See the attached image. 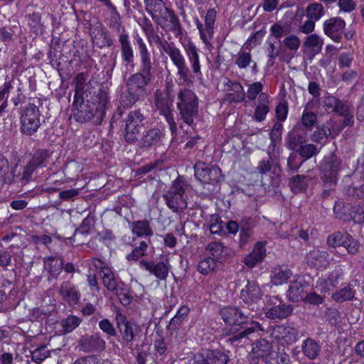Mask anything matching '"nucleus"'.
Segmentation results:
<instances>
[{"label":"nucleus","instance_id":"bf43d9fd","mask_svg":"<svg viewBox=\"0 0 364 364\" xmlns=\"http://www.w3.org/2000/svg\"><path fill=\"white\" fill-rule=\"evenodd\" d=\"M296 151H298L304 160L311 158L318 152L317 147L312 144H303Z\"/></svg>","mask_w":364,"mask_h":364},{"label":"nucleus","instance_id":"69168bd1","mask_svg":"<svg viewBox=\"0 0 364 364\" xmlns=\"http://www.w3.org/2000/svg\"><path fill=\"white\" fill-rule=\"evenodd\" d=\"M118 297L119 302L124 305H129L132 301V297L129 294V289L126 287L125 284L119 287V289L114 291Z\"/></svg>","mask_w":364,"mask_h":364},{"label":"nucleus","instance_id":"39448f33","mask_svg":"<svg viewBox=\"0 0 364 364\" xmlns=\"http://www.w3.org/2000/svg\"><path fill=\"white\" fill-rule=\"evenodd\" d=\"M183 185V182L178 178L162 196L167 207L174 213L183 212L187 208Z\"/></svg>","mask_w":364,"mask_h":364},{"label":"nucleus","instance_id":"774afa93","mask_svg":"<svg viewBox=\"0 0 364 364\" xmlns=\"http://www.w3.org/2000/svg\"><path fill=\"white\" fill-rule=\"evenodd\" d=\"M350 215L354 222L357 223H364V203L353 206Z\"/></svg>","mask_w":364,"mask_h":364},{"label":"nucleus","instance_id":"37998d69","mask_svg":"<svg viewBox=\"0 0 364 364\" xmlns=\"http://www.w3.org/2000/svg\"><path fill=\"white\" fill-rule=\"evenodd\" d=\"M289 186L295 193L305 191L308 188L307 176L304 175L293 176L289 181Z\"/></svg>","mask_w":364,"mask_h":364},{"label":"nucleus","instance_id":"f03ea898","mask_svg":"<svg viewBox=\"0 0 364 364\" xmlns=\"http://www.w3.org/2000/svg\"><path fill=\"white\" fill-rule=\"evenodd\" d=\"M220 315L223 321L230 326L235 327L233 335L229 338V341L234 344L241 338L252 333L255 331L260 330V324L257 322L249 323V315H246L238 308L226 307L220 311Z\"/></svg>","mask_w":364,"mask_h":364},{"label":"nucleus","instance_id":"79ce46f5","mask_svg":"<svg viewBox=\"0 0 364 364\" xmlns=\"http://www.w3.org/2000/svg\"><path fill=\"white\" fill-rule=\"evenodd\" d=\"M343 274L338 272H333L323 282V287L321 288V291L324 293L329 292L331 289L337 288L339 286L340 281L343 280Z\"/></svg>","mask_w":364,"mask_h":364},{"label":"nucleus","instance_id":"e2e57ef3","mask_svg":"<svg viewBox=\"0 0 364 364\" xmlns=\"http://www.w3.org/2000/svg\"><path fill=\"white\" fill-rule=\"evenodd\" d=\"M303 292V287L300 282H295L292 283L288 290V295L291 300L298 301L301 298V294Z\"/></svg>","mask_w":364,"mask_h":364},{"label":"nucleus","instance_id":"f704fd0d","mask_svg":"<svg viewBox=\"0 0 364 364\" xmlns=\"http://www.w3.org/2000/svg\"><path fill=\"white\" fill-rule=\"evenodd\" d=\"M355 291L352 284H346L342 288L333 293L331 298L338 303L352 301L355 297Z\"/></svg>","mask_w":364,"mask_h":364},{"label":"nucleus","instance_id":"6e6552de","mask_svg":"<svg viewBox=\"0 0 364 364\" xmlns=\"http://www.w3.org/2000/svg\"><path fill=\"white\" fill-rule=\"evenodd\" d=\"M144 117L140 110L136 109L129 112L125 119L124 139L132 143L138 139L139 134L144 127Z\"/></svg>","mask_w":364,"mask_h":364},{"label":"nucleus","instance_id":"a18cd8bd","mask_svg":"<svg viewBox=\"0 0 364 364\" xmlns=\"http://www.w3.org/2000/svg\"><path fill=\"white\" fill-rule=\"evenodd\" d=\"M73 81L75 85V96L74 98L85 97L87 98L88 95L86 94L85 87H86V81L87 77L85 73H79L74 77Z\"/></svg>","mask_w":364,"mask_h":364},{"label":"nucleus","instance_id":"9b49d317","mask_svg":"<svg viewBox=\"0 0 364 364\" xmlns=\"http://www.w3.org/2000/svg\"><path fill=\"white\" fill-rule=\"evenodd\" d=\"M271 337L282 346L291 345L298 340L299 333L291 326L279 325L273 329Z\"/></svg>","mask_w":364,"mask_h":364},{"label":"nucleus","instance_id":"6e6d98bb","mask_svg":"<svg viewBox=\"0 0 364 364\" xmlns=\"http://www.w3.org/2000/svg\"><path fill=\"white\" fill-rule=\"evenodd\" d=\"M148 249V244L145 241H141L139 246L134 248L132 252L127 255V259L128 261H137L141 257L146 255V250Z\"/></svg>","mask_w":364,"mask_h":364},{"label":"nucleus","instance_id":"e433bc0d","mask_svg":"<svg viewBox=\"0 0 364 364\" xmlns=\"http://www.w3.org/2000/svg\"><path fill=\"white\" fill-rule=\"evenodd\" d=\"M102 282L104 286L107 289V290L111 291H117L119 289V287L124 286L123 282L121 281H118L111 269H105L103 270V274H101Z\"/></svg>","mask_w":364,"mask_h":364},{"label":"nucleus","instance_id":"aec40b11","mask_svg":"<svg viewBox=\"0 0 364 364\" xmlns=\"http://www.w3.org/2000/svg\"><path fill=\"white\" fill-rule=\"evenodd\" d=\"M145 11L150 15L152 20L162 29L165 26L161 23L162 11L165 10V4L163 0H144Z\"/></svg>","mask_w":364,"mask_h":364},{"label":"nucleus","instance_id":"f257e3e1","mask_svg":"<svg viewBox=\"0 0 364 364\" xmlns=\"http://www.w3.org/2000/svg\"><path fill=\"white\" fill-rule=\"evenodd\" d=\"M108 102L106 91L100 90L97 95L85 100L84 97L74 98L73 112L74 119L80 123L90 121L94 117L100 122L105 116Z\"/></svg>","mask_w":364,"mask_h":364},{"label":"nucleus","instance_id":"c9c22d12","mask_svg":"<svg viewBox=\"0 0 364 364\" xmlns=\"http://www.w3.org/2000/svg\"><path fill=\"white\" fill-rule=\"evenodd\" d=\"M133 234L137 237H151L154 232L150 227V222L148 220L133 221L130 224Z\"/></svg>","mask_w":364,"mask_h":364},{"label":"nucleus","instance_id":"6ab92c4d","mask_svg":"<svg viewBox=\"0 0 364 364\" xmlns=\"http://www.w3.org/2000/svg\"><path fill=\"white\" fill-rule=\"evenodd\" d=\"M80 346L84 352L101 351L105 348V341L98 333L86 335L80 341Z\"/></svg>","mask_w":364,"mask_h":364},{"label":"nucleus","instance_id":"9d476101","mask_svg":"<svg viewBox=\"0 0 364 364\" xmlns=\"http://www.w3.org/2000/svg\"><path fill=\"white\" fill-rule=\"evenodd\" d=\"M194 171L196 178L205 183L218 181L221 176V171L218 166L208 167L203 162L196 163Z\"/></svg>","mask_w":364,"mask_h":364},{"label":"nucleus","instance_id":"f3484780","mask_svg":"<svg viewBox=\"0 0 364 364\" xmlns=\"http://www.w3.org/2000/svg\"><path fill=\"white\" fill-rule=\"evenodd\" d=\"M224 85L226 91L225 100L230 103L240 102L245 100V92L240 82L227 79Z\"/></svg>","mask_w":364,"mask_h":364},{"label":"nucleus","instance_id":"1a4fd4ad","mask_svg":"<svg viewBox=\"0 0 364 364\" xmlns=\"http://www.w3.org/2000/svg\"><path fill=\"white\" fill-rule=\"evenodd\" d=\"M217 12L215 9H210L207 11L205 16V25L196 19L195 23L197 28L199 31L200 37L203 42L208 46L210 44V41L213 37L214 25L216 19Z\"/></svg>","mask_w":364,"mask_h":364},{"label":"nucleus","instance_id":"5701e85b","mask_svg":"<svg viewBox=\"0 0 364 364\" xmlns=\"http://www.w3.org/2000/svg\"><path fill=\"white\" fill-rule=\"evenodd\" d=\"M139 267L149 272L160 280H166L168 277L169 267L164 262L157 263L149 262L146 260L139 262Z\"/></svg>","mask_w":364,"mask_h":364},{"label":"nucleus","instance_id":"a878e982","mask_svg":"<svg viewBox=\"0 0 364 364\" xmlns=\"http://www.w3.org/2000/svg\"><path fill=\"white\" fill-rule=\"evenodd\" d=\"M328 254L326 251L319 250H311L306 256V260L309 265L317 269L325 268L328 264Z\"/></svg>","mask_w":364,"mask_h":364},{"label":"nucleus","instance_id":"0e129e2a","mask_svg":"<svg viewBox=\"0 0 364 364\" xmlns=\"http://www.w3.org/2000/svg\"><path fill=\"white\" fill-rule=\"evenodd\" d=\"M317 115L306 109L302 113L301 122L302 124L306 128H312L316 122Z\"/></svg>","mask_w":364,"mask_h":364},{"label":"nucleus","instance_id":"4d7b16f0","mask_svg":"<svg viewBox=\"0 0 364 364\" xmlns=\"http://www.w3.org/2000/svg\"><path fill=\"white\" fill-rule=\"evenodd\" d=\"M50 156L49 151L46 149H38L32 155L29 162L36 168L43 165V162Z\"/></svg>","mask_w":364,"mask_h":364},{"label":"nucleus","instance_id":"603ef678","mask_svg":"<svg viewBox=\"0 0 364 364\" xmlns=\"http://www.w3.org/2000/svg\"><path fill=\"white\" fill-rule=\"evenodd\" d=\"M146 38L149 44L155 43L159 46V49L161 52H164L166 48L172 43L168 42L166 40L163 39L162 36H160L155 31H152L151 32L146 34Z\"/></svg>","mask_w":364,"mask_h":364},{"label":"nucleus","instance_id":"680f3d73","mask_svg":"<svg viewBox=\"0 0 364 364\" xmlns=\"http://www.w3.org/2000/svg\"><path fill=\"white\" fill-rule=\"evenodd\" d=\"M340 100L333 95H328L323 98L322 105L328 113H334Z\"/></svg>","mask_w":364,"mask_h":364},{"label":"nucleus","instance_id":"b1692460","mask_svg":"<svg viewBox=\"0 0 364 364\" xmlns=\"http://www.w3.org/2000/svg\"><path fill=\"white\" fill-rule=\"evenodd\" d=\"M165 13L167 16H163L161 20H165L169 22V24L165 25V31H172L176 38H181L183 36V28L180 20L174 11L168 7H165Z\"/></svg>","mask_w":364,"mask_h":364},{"label":"nucleus","instance_id":"20e7f679","mask_svg":"<svg viewBox=\"0 0 364 364\" xmlns=\"http://www.w3.org/2000/svg\"><path fill=\"white\" fill-rule=\"evenodd\" d=\"M154 77V75L140 70L129 77L126 87L129 104L133 105L148 95L147 87L151 82Z\"/></svg>","mask_w":364,"mask_h":364},{"label":"nucleus","instance_id":"2eb2a0df","mask_svg":"<svg viewBox=\"0 0 364 364\" xmlns=\"http://www.w3.org/2000/svg\"><path fill=\"white\" fill-rule=\"evenodd\" d=\"M120 46L121 58L127 68L130 66L132 68L134 67V51L132 46L129 36L125 29H122L118 37Z\"/></svg>","mask_w":364,"mask_h":364},{"label":"nucleus","instance_id":"ddd939ff","mask_svg":"<svg viewBox=\"0 0 364 364\" xmlns=\"http://www.w3.org/2000/svg\"><path fill=\"white\" fill-rule=\"evenodd\" d=\"M188 61L190 65V70L192 77H196L200 78L202 76L201 63L200 60L199 49L196 47L195 43L192 41H188L183 46Z\"/></svg>","mask_w":364,"mask_h":364},{"label":"nucleus","instance_id":"393cba45","mask_svg":"<svg viewBox=\"0 0 364 364\" xmlns=\"http://www.w3.org/2000/svg\"><path fill=\"white\" fill-rule=\"evenodd\" d=\"M265 256L266 250L264 244L262 242H257L254 246L252 252L244 258L243 262L249 268H253L257 264L261 263Z\"/></svg>","mask_w":364,"mask_h":364},{"label":"nucleus","instance_id":"72a5a7b5","mask_svg":"<svg viewBox=\"0 0 364 364\" xmlns=\"http://www.w3.org/2000/svg\"><path fill=\"white\" fill-rule=\"evenodd\" d=\"M291 276V272L286 267L277 265L271 272V282L274 285L286 283Z\"/></svg>","mask_w":364,"mask_h":364},{"label":"nucleus","instance_id":"cd10ccee","mask_svg":"<svg viewBox=\"0 0 364 364\" xmlns=\"http://www.w3.org/2000/svg\"><path fill=\"white\" fill-rule=\"evenodd\" d=\"M305 142V136L296 126L288 132L286 137V146L289 150L296 151Z\"/></svg>","mask_w":364,"mask_h":364},{"label":"nucleus","instance_id":"423d86ee","mask_svg":"<svg viewBox=\"0 0 364 364\" xmlns=\"http://www.w3.org/2000/svg\"><path fill=\"white\" fill-rule=\"evenodd\" d=\"M341 169L342 162L338 156L333 154L325 156L319 166V176L322 184L336 186Z\"/></svg>","mask_w":364,"mask_h":364},{"label":"nucleus","instance_id":"dca6fc26","mask_svg":"<svg viewBox=\"0 0 364 364\" xmlns=\"http://www.w3.org/2000/svg\"><path fill=\"white\" fill-rule=\"evenodd\" d=\"M346 26L345 21L338 17L326 20L323 23V31L326 36L335 42H340L342 38L343 28Z\"/></svg>","mask_w":364,"mask_h":364},{"label":"nucleus","instance_id":"de8ad7c7","mask_svg":"<svg viewBox=\"0 0 364 364\" xmlns=\"http://www.w3.org/2000/svg\"><path fill=\"white\" fill-rule=\"evenodd\" d=\"M218 260L213 257H207L200 261L198 264V270L200 273L207 275L213 272L218 266Z\"/></svg>","mask_w":364,"mask_h":364},{"label":"nucleus","instance_id":"a19ab883","mask_svg":"<svg viewBox=\"0 0 364 364\" xmlns=\"http://www.w3.org/2000/svg\"><path fill=\"white\" fill-rule=\"evenodd\" d=\"M172 102L173 99H168L163 91L156 90L154 93V105L159 113L171 108Z\"/></svg>","mask_w":364,"mask_h":364},{"label":"nucleus","instance_id":"5fc2aeb1","mask_svg":"<svg viewBox=\"0 0 364 364\" xmlns=\"http://www.w3.org/2000/svg\"><path fill=\"white\" fill-rule=\"evenodd\" d=\"M81 323V319L75 316H70L65 319L62 320L60 324L63 328V333L67 334L75 330Z\"/></svg>","mask_w":364,"mask_h":364},{"label":"nucleus","instance_id":"4be33fe9","mask_svg":"<svg viewBox=\"0 0 364 364\" xmlns=\"http://www.w3.org/2000/svg\"><path fill=\"white\" fill-rule=\"evenodd\" d=\"M240 296L245 303L252 305L261 299L262 294L257 284L248 280L245 287L241 290Z\"/></svg>","mask_w":364,"mask_h":364},{"label":"nucleus","instance_id":"2f4dec72","mask_svg":"<svg viewBox=\"0 0 364 364\" xmlns=\"http://www.w3.org/2000/svg\"><path fill=\"white\" fill-rule=\"evenodd\" d=\"M141 329L139 326L134 323H127L124 328L119 330L122 337L123 343L127 346L131 348L132 341L135 339L136 336L139 333Z\"/></svg>","mask_w":364,"mask_h":364},{"label":"nucleus","instance_id":"09e8293b","mask_svg":"<svg viewBox=\"0 0 364 364\" xmlns=\"http://www.w3.org/2000/svg\"><path fill=\"white\" fill-rule=\"evenodd\" d=\"M265 364H291V359L288 353L282 351L274 352L267 357Z\"/></svg>","mask_w":364,"mask_h":364},{"label":"nucleus","instance_id":"f8f14e48","mask_svg":"<svg viewBox=\"0 0 364 364\" xmlns=\"http://www.w3.org/2000/svg\"><path fill=\"white\" fill-rule=\"evenodd\" d=\"M229 356L219 350H205L194 355L198 364H228Z\"/></svg>","mask_w":364,"mask_h":364},{"label":"nucleus","instance_id":"c85d7f7f","mask_svg":"<svg viewBox=\"0 0 364 364\" xmlns=\"http://www.w3.org/2000/svg\"><path fill=\"white\" fill-rule=\"evenodd\" d=\"M343 117V126L352 127L354 124L353 107L347 101L340 100L334 112Z\"/></svg>","mask_w":364,"mask_h":364},{"label":"nucleus","instance_id":"0eeeda50","mask_svg":"<svg viewBox=\"0 0 364 364\" xmlns=\"http://www.w3.org/2000/svg\"><path fill=\"white\" fill-rule=\"evenodd\" d=\"M21 133L31 136L41 126V113L38 107L33 104H28L22 111L20 117Z\"/></svg>","mask_w":364,"mask_h":364},{"label":"nucleus","instance_id":"4468645a","mask_svg":"<svg viewBox=\"0 0 364 364\" xmlns=\"http://www.w3.org/2000/svg\"><path fill=\"white\" fill-rule=\"evenodd\" d=\"M138 54L139 58V70L151 75L155 74L154 63L151 60V55L142 38L138 36L136 38Z\"/></svg>","mask_w":364,"mask_h":364},{"label":"nucleus","instance_id":"a211bd4d","mask_svg":"<svg viewBox=\"0 0 364 364\" xmlns=\"http://www.w3.org/2000/svg\"><path fill=\"white\" fill-rule=\"evenodd\" d=\"M59 294L69 306H73L80 301V294L77 287L70 281L63 282L59 289Z\"/></svg>","mask_w":364,"mask_h":364},{"label":"nucleus","instance_id":"49530a36","mask_svg":"<svg viewBox=\"0 0 364 364\" xmlns=\"http://www.w3.org/2000/svg\"><path fill=\"white\" fill-rule=\"evenodd\" d=\"M163 53H166L169 57L173 65L186 60L183 53L173 42H172Z\"/></svg>","mask_w":364,"mask_h":364},{"label":"nucleus","instance_id":"13d9d810","mask_svg":"<svg viewBox=\"0 0 364 364\" xmlns=\"http://www.w3.org/2000/svg\"><path fill=\"white\" fill-rule=\"evenodd\" d=\"M252 62V55L249 52L240 51L235 55V63L239 68H246Z\"/></svg>","mask_w":364,"mask_h":364},{"label":"nucleus","instance_id":"3c124183","mask_svg":"<svg viewBox=\"0 0 364 364\" xmlns=\"http://www.w3.org/2000/svg\"><path fill=\"white\" fill-rule=\"evenodd\" d=\"M21 169V171H19L16 176L14 175V181L26 184L31 180L32 174L36 168L28 161Z\"/></svg>","mask_w":364,"mask_h":364},{"label":"nucleus","instance_id":"864d4df0","mask_svg":"<svg viewBox=\"0 0 364 364\" xmlns=\"http://www.w3.org/2000/svg\"><path fill=\"white\" fill-rule=\"evenodd\" d=\"M348 237V233L346 232H336L332 233L327 238V244L333 247L343 246Z\"/></svg>","mask_w":364,"mask_h":364},{"label":"nucleus","instance_id":"338daca9","mask_svg":"<svg viewBox=\"0 0 364 364\" xmlns=\"http://www.w3.org/2000/svg\"><path fill=\"white\" fill-rule=\"evenodd\" d=\"M263 88V85L260 82H255L249 85L247 91V97L250 100H255L257 96L259 95Z\"/></svg>","mask_w":364,"mask_h":364},{"label":"nucleus","instance_id":"c03bdc74","mask_svg":"<svg viewBox=\"0 0 364 364\" xmlns=\"http://www.w3.org/2000/svg\"><path fill=\"white\" fill-rule=\"evenodd\" d=\"M161 137V132L159 129H151L146 132L141 140L142 146L149 147L156 144Z\"/></svg>","mask_w":364,"mask_h":364},{"label":"nucleus","instance_id":"4c0bfd02","mask_svg":"<svg viewBox=\"0 0 364 364\" xmlns=\"http://www.w3.org/2000/svg\"><path fill=\"white\" fill-rule=\"evenodd\" d=\"M173 65L176 68V75L178 77V80L186 85H191L193 83V77L186 60L181 63H177Z\"/></svg>","mask_w":364,"mask_h":364},{"label":"nucleus","instance_id":"ea45409f","mask_svg":"<svg viewBox=\"0 0 364 364\" xmlns=\"http://www.w3.org/2000/svg\"><path fill=\"white\" fill-rule=\"evenodd\" d=\"M43 262L45 269L50 272L53 277H56L63 267V260L55 257L45 258Z\"/></svg>","mask_w":364,"mask_h":364},{"label":"nucleus","instance_id":"8fccbe9b","mask_svg":"<svg viewBox=\"0 0 364 364\" xmlns=\"http://www.w3.org/2000/svg\"><path fill=\"white\" fill-rule=\"evenodd\" d=\"M0 177L8 183H11L15 180L13 171L9 169V161L3 156H0Z\"/></svg>","mask_w":364,"mask_h":364},{"label":"nucleus","instance_id":"473e14b6","mask_svg":"<svg viewBox=\"0 0 364 364\" xmlns=\"http://www.w3.org/2000/svg\"><path fill=\"white\" fill-rule=\"evenodd\" d=\"M269 111L268 96L261 93L257 97V102L254 112V118L257 122H262Z\"/></svg>","mask_w":364,"mask_h":364},{"label":"nucleus","instance_id":"7ed1b4c3","mask_svg":"<svg viewBox=\"0 0 364 364\" xmlns=\"http://www.w3.org/2000/svg\"><path fill=\"white\" fill-rule=\"evenodd\" d=\"M176 107L180 119L191 126L198 112V98L196 93L189 88H183L177 94Z\"/></svg>","mask_w":364,"mask_h":364},{"label":"nucleus","instance_id":"052dcab7","mask_svg":"<svg viewBox=\"0 0 364 364\" xmlns=\"http://www.w3.org/2000/svg\"><path fill=\"white\" fill-rule=\"evenodd\" d=\"M307 16L314 20H318L323 15V8L321 4L314 3L306 9Z\"/></svg>","mask_w":364,"mask_h":364},{"label":"nucleus","instance_id":"412c9836","mask_svg":"<svg viewBox=\"0 0 364 364\" xmlns=\"http://www.w3.org/2000/svg\"><path fill=\"white\" fill-rule=\"evenodd\" d=\"M323 39L317 34L309 35L304 43V53L311 60L316 55L318 54L323 48Z\"/></svg>","mask_w":364,"mask_h":364},{"label":"nucleus","instance_id":"bb28decb","mask_svg":"<svg viewBox=\"0 0 364 364\" xmlns=\"http://www.w3.org/2000/svg\"><path fill=\"white\" fill-rule=\"evenodd\" d=\"M301 352L310 360L316 359L321 351V346L318 341L308 337L303 341L301 346Z\"/></svg>","mask_w":364,"mask_h":364},{"label":"nucleus","instance_id":"58836bf2","mask_svg":"<svg viewBox=\"0 0 364 364\" xmlns=\"http://www.w3.org/2000/svg\"><path fill=\"white\" fill-rule=\"evenodd\" d=\"M108 9L109 11V16L107 18V25L111 29L120 33L122 29H125L122 26L121 16L115 6L113 5L108 8Z\"/></svg>","mask_w":364,"mask_h":364},{"label":"nucleus","instance_id":"7c9ffc66","mask_svg":"<svg viewBox=\"0 0 364 364\" xmlns=\"http://www.w3.org/2000/svg\"><path fill=\"white\" fill-rule=\"evenodd\" d=\"M274 352L271 343L264 338L257 341L252 348L253 355L255 358L264 359V362L267 357H269Z\"/></svg>","mask_w":364,"mask_h":364},{"label":"nucleus","instance_id":"c756f323","mask_svg":"<svg viewBox=\"0 0 364 364\" xmlns=\"http://www.w3.org/2000/svg\"><path fill=\"white\" fill-rule=\"evenodd\" d=\"M293 311V306L282 304L269 309L265 316L270 319H283L288 317Z\"/></svg>","mask_w":364,"mask_h":364}]
</instances>
